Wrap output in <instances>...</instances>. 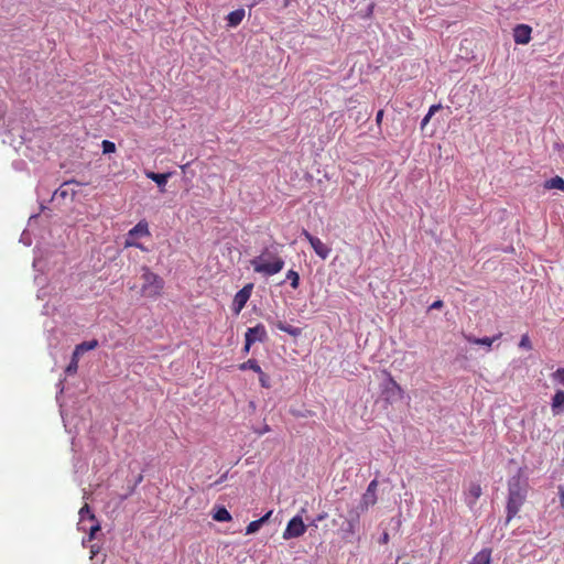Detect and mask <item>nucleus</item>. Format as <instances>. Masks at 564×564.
<instances>
[{
	"label": "nucleus",
	"instance_id": "obj_40",
	"mask_svg": "<svg viewBox=\"0 0 564 564\" xmlns=\"http://www.w3.org/2000/svg\"><path fill=\"white\" fill-rule=\"evenodd\" d=\"M558 150L564 151V144H557Z\"/></svg>",
	"mask_w": 564,
	"mask_h": 564
},
{
	"label": "nucleus",
	"instance_id": "obj_30",
	"mask_svg": "<svg viewBox=\"0 0 564 564\" xmlns=\"http://www.w3.org/2000/svg\"><path fill=\"white\" fill-rule=\"evenodd\" d=\"M552 377L554 381L564 386V368H558Z\"/></svg>",
	"mask_w": 564,
	"mask_h": 564
},
{
	"label": "nucleus",
	"instance_id": "obj_21",
	"mask_svg": "<svg viewBox=\"0 0 564 564\" xmlns=\"http://www.w3.org/2000/svg\"><path fill=\"white\" fill-rule=\"evenodd\" d=\"M275 327H276L279 330H282V332H284V333H288V334H290V335H292V336H294V337H296V336L301 335V333H302V329H301V328H299V327H294V326H292V325H290V324H285V323H283V322H278V323L275 324Z\"/></svg>",
	"mask_w": 564,
	"mask_h": 564
},
{
	"label": "nucleus",
	"instance_id": "obj_36",
	"mask_svg": "<svg viewBox=\"0 0 564 564\" xmlns=\"http://www.w3.org/2000/svg\"><path fill=\"white\" fill-rule=\"evenodd\" d=\"M383 110H379L376 116V121L379 123L382 120Z\"/></svg>",
	"mask_w": 564,
	"mask_h": 564
},
{
	"label": "nucleus",
	"instance_id": "obj_22",
	"mask_svg": "<svg viewBox=\"0 0 564 564\" xmlns=\"http://www.w3.org/2000/svg\"><path fill=\"white\" fill-rule=\"evenodd\" d=\"M213 518L218 522H228L232 519L231 514L225 507L218 508L214 513Z\"/></svg>",
	"mask_w": 564,
	"mask_h": 564
},
{
	"label": "nucleus",
	"instance_id": "obj_3",
	"mask_svg": "<svg viewBox=\"0 0 564 564\" xmlns=\"http://www.w3.org/2000/svg\"><path fill=\"white\" fill-rule=\"evenodd\" d=\"M142 271L143 283L141 286V294L150 299L159 297L164 288L163 279L147 267L142 268Z\"/></svg>",
	"mask_w": 564,
	"mask_h": 564
},
{
	"label": "nucleus",
	"instance_id": "obj_4",
	"mask_svg": "<svg viewBox=\"0 0 564 564\" xmlns=\"http://www.w3.org/2000/svg\"><path fill=\"white\" fill-rule=\"evenodd\" d=\"M386 381L381 384V398L388 404H393L404 398V390L393 379L390 372L384 371Z\"/></svg>",
	"mask_w": 564,
	"mask_h": 564
},
{
	"label": "nucleus",
	"instance_id": "obj_6",
	"mask_svg": "<svg viewBox=\"0 0 564 564\" xmlns=\"http://www.w3.org/2000/svg\"><path fill=\"white\" fill-rule=\"evenodd\" d=\"M306 531V525L303 522L302 517L295 516L289 522L283 532V539L290 540L302 536Z\"/></svg>",
	"mask_w": 564,
	"mask_h": 564
},
{
	"label": "nucleus",
	"instance_id": "obj_28",
	"mask_svg": "<svg viewBox=\"0 0 564 564\" xmlns=\"http://www.w3.org/2000/svg\"><path fill=\"white\" fill-rule=\"evenodd\" d=\"M495 339H496L495 337L494 338L485 337L481 339L468 337V341L475 343V344H481V345H485L486 347H490Z\"/></svg>",
	"mask_w": 564,
	"mask_h": 564
},
{
	"label": "nucleus",
	"instance_id": "obj_35",
	"mask_svg": "<svg viewBox=\"0 0 564 564\" xmlns=\"http://www.w3.org/2000/svg\"><path fill=\"white\" fill-rule=\"evenodd\" d=\"M432 116L427 112L425 117L421 121V128L424 129V127L430 122Z\"/></svg>",
	"mask_w": 564,
	"mask_h": 564
},
{
	"label": "nucleus",
	"instance_id": "obj_14",
	"mask_svg": "<svg viewBox=\"0 0 564 564\" xmlns=\"http://www.w3.org/2000/svg\"><path fill=\"white\" fill-rule=\"evenodd\" d=\"M551 411L554 416L561 415L564 413V391L557 390L551 402Z\"/></svg>",
	"mask_w": 564,
	"mask_h": 564
},
{
	"label": "nucleus",
	"instance_id": "obj_27",
	"mask_svg": "<svg viewBox=\"0 0 564 564\" xmlns=\"http://www.w3.org/2000/svg\"><path fill=\"white\" fill-rule=\"evenodd\" d=\"M102 152L105 154L113 153L116 151V144L109 140H104L101 143Z\"/></svg>",
	"mask_w": 564,
	"mask_h": 564
},
{
	"label": "nucleus",
	"instance_id": "obj_2",
	"mask_svg": "<svg viewBox=\"0 0 564 564\" xmlns=\"http://www.w3.org/2000/svg\"><path fill=\"white\" fill-rule=\"evenodd\" d=\"M251 265L254 272L271 276L283 269L284 261L278 254L262 252L259 257L251 260Z\"/></svg>",
	"mask_w": 564,
	"mask_h": 564
},
{
	"label": "nucleus",
	"instance_id": "obj_8",
	"mask_svg": "<svg viewBox=\"0 0 564 564\" xmlns=\"http://www.w3.org/2000/svg\"><path fill=\"white\" fill-rule=\"evenodd\" d=\"M302 235L310 242L315 253L323 260L327 259L330 253L328 248L319 238L311 235L306 229H303Z\"/></svg>",
	"mask_w": 564,
	"mask_h": 564
},
{
	"label": "nucleus",
	"instance_id": "obj_19",
	"mask_svg": "<svg viewBox=\"0 0 564 564\" xmlns=\"http://www.w3.org/2000/svg\"><path fill=\"white\" fill-rule=\"evenodd\" d=\"M544 188L546 189H560L564 192V178L561 176H554L550 180H546L544 183Z\"/></svg>",
	"mask_w": 564,
	"mask_h": 564
},
{
	"label": "nucleus",
	"instance_id": "obj_17",
	"mask_svg": "<svg viewBox=\"0 0 564 564\" xmlns=\"http://www.w3.org/2000/svg\"><path fill=\"white\" fill-rule=\"evenodd\" d=\"M243 18H245V10L243 9H238V10L231 11L228 14V17H227L228 25L229 26H237L238 24L241 23Z\"/></svg>",
	"mask_w": 564,
	"mask_h": 564
},
{
	"label": "nucleus",
	"instance_id": "obj_34",
	"mask_svg": "<svg viewBox=\"0 0 564 564\" xmlns=\"http://www.w3.org/2000/svg\"><path fill=\"white\" fill-rule=\"evenodd\" d=\"M442 109V105L441 104H437V105H432L429 109V113L430 116H433L436 111L441 110Z\"/></svg>",
	"mask_w": 564,
	"mask_h": 564
},
{
	"label": "nucleus",
	"instance_id": "obj_37",
	"mask_svg": "<svg viewBox=\"0 0 564 564\" xmlns=\"http://www.w3.org/2000/svg\"><path fill=\"white\" fill-rule=\"evenodd\" d=\"M267 432H270V426L269 425H264L262 431H260L259 433L263 434V433H267Z\"/></svg>",
	"mask_w": 564,
	"mask_h": 564
},
{
	"label": "nucleus",
	"instance_id": "obj_1",
	"mask_svg": "<svg viewBox=\"0 0 564 564\" xmlns=\"http://www.w3.org/2000/svg\"><path fill=\"white\" fill-rule=\"evenodd\" d=\"M528 495V482L522 479L521 471L508 480L507 518L509 523L524 505Z\"/></svg>",
	"mask_w": 564,
	"mask_h": 564
},
{
	"label": "nucleus",
	"instance_id": "obj_7",
	"mask_svg": "<svg viewBox=\"0 0 564 564\" xmlns=\"http://www.w3.org/2000/svg\"><path fill=\"white\" fill-rule=\"evenodd\" d=\"M377 488L378 481L376 479L371 480L359 502L358 509H360V511L364 512L368 510L369 507H372L377 503Z\"/></svg>",
	"mask_w": 564,
	"mask_h": 564
},
{
	"label": "nucleus",
	"instance_id": "obj_11",
	"mask_svg": "<svg viewBox=\"0 0 564 564\" xmlns=\"http://www.w3.org/2000/svg\"><path fill=\"white\" fill-rule=\"evenodd\" d=\"M532 29L528 24H518L513 29V40L517 44H528L531 41Z\"/></svg>",
	"mask_w": 564,
	"mask_h": 564
},
{
	"label": "nucleus",
	"instance_id": "obj_12",
	"mask_svg": "<svg viewBox=\"0 0 564 564\" xmlns=\"http://www.w3.org/2000/svg\"><path fill=\"white\" fill-rule=\"evenodd\" d=\"M359 518L360 513L358 510L351 508L348 512V518L343 525V531L345 534H355L359 527Z\"/></svg>",
	"mask_w": 564,
	"mask_h": 564
},
{
	"label": "nucleus",
	"instance_id": "obj_5",
	"mask_svg": "<svg viewBox=\"0 0 564 564\" xmlns=\"http://www.w3.org/2000/svg\"><path fill=\"white\" fill-rule=\"evenodd\" d=\"M149 236H151V232L149 229L148 221L144 219L140 220L133 228H131L128 231V235H127V238L124 241V247L126 248L135 247V248L144 251L145 248L143 247V245L138 242V239L141 237H149Z\"/></svg>",
	"mask_w": 564,
	"mask_h": 564
},
{
	"label": "nucleus",
	"instance_id": "obj_13",
	"mask_svg": "<svg viewBox=\"0 0 564 564\" xmlns=\"http://www.w3.org/2000/svg\"><path fill=\"white\" fill-rule=\"evenodd\" d=\"M80 522H85L86 519L95 522L89 528V535L94 538L95 533L100 530V525L96 522L95 514L91 512L89 506L85 503L79 510Z\"/></svg>",
	"mask_w": 564,
	"mask_h": 564
},
{
	"label": "nucleus",
	"instance_id": "obj_39",
	"mask_svg": "<svg viewBox=\"0 0 564 564\" xmlns=\"http://www.w3.org/2000/svg\"><path fill=\"white\" fill-rule=\"evenodd\" d=\"M561 500H562V503L564 502V490L561 489Z\"/></svg>",
	"mask_w": 564,
	"mask_h": 564
},
{
	"label": "nucleus",
	"instance_id": "obj_29",
	"mask_svg": "<svg viewBox=\"0 0 564 564\" xmlns=\"http://www.w3.org/2000/svg\"><path fill=\"white\" fill-rule=\"evenodd\" d=\"M519 347L521 349H524V350H531L532 349L531 340H530L528 335H523L522 336V338L520 340V344H519Z\"/></svg>",
	"mask_w": 564,
	"mask_h": 564
},
{
	"label": "nucleus",
	"instance_id": "obj_10",
	"mask_svg": "<svg viewBox=\"0 0 564 564\" xmlns=\"http://www.w3.org/2000/svg\"><path fill=\"white\" fill-rule=\"evenodd\" d=\"M267 337V332L263 325L258 324L251 327L246 333L245 351H249L250 346L256 341H262Z\"/></svg>",
	"mask_w": 564,
	"mask_h": 564
},
{
	"label": "nucleus",
	"instance_id": "obj_32",
	"mask_svg": "<svg viewBox=\"0 0 564 564\" xmlns=\"http://www.w3.org/2000/svg\"><path fill=\"white\" fill-rule=\"evenodd\" d=\"M443 305H444L443 301L437 300L430 305L429 310H440L443 307Z\"/></svg>",
	"mask_w": 564,
	"mask_h": 564
},
{
	"label": "nucleus",
	"instance_id": "obj_9",
	"mask_svg": "<svg viewBox=\"0 0 564 564\" xmlns=\"http://www.w3.org/2000/svg\"><path fill=\"white\" fill-rule=\"evenodd\" d=\"M252 289L253 284L249 283L236 293L232 301V311L235 314H239L245 307L246 303L251 296Z\"/></svg>",
	"mask_w": 564,
	"mask_h": 564
},
{
	"label": "nucleus",
	"instance_id": "obj_15",
	"mask_svg": "<svg viewBox=\"0 0 564 564\" xmlns=\"http://www.w3.org/2000/svg\"><path fill=\"white\" fill-rule=\"evenodd\" d=\"M491 549H482L471 560L470 564H491Z\"/></svg>",
	"mask_w": 564,
	"mask_h": 564
},
{
	"label": "nucleus",
	"instance_id": "obj_24",
	"mask_svg": "<svg viewBox=\"0 0 564 564\" xmlns=\"http://www.w3.org/2000/svg\"><path fill=\"white\" fill-rule=\"evenodd\" d=\"M241 370L251 369L256 372H260V366L258 365L257 360L249 359L248 361L243 362L239 367Z\"/></svg>",
	"mask_w": 564,
	"mask_h": 564
},
{
	"label": "nucleus",
	"instance_id": "obj_26",
	"mask_svg": "<svg viewBox=\"0 0 564 564\" xmlns=\"http://www.w3.org/2000/svg\"><path fill=\"white\" fill-rule=\"evenodd\" d=\"M77 357H78V355H73V358L66 368V372L68 375L75 373L77 371V368H78V358Z\"/></svg>",
	"mask_w": 564,
	"mask_h": 564
},
{
	"label": "nucleus",
	"instance_id": "obj_18",
	"mask_svg": "<svg viewBox=\"0 0 564 564\" xmlns=\"http://www.w3.org/2000/svg\"><path fill=\"white\" fill-rule=\"evenodd\" d=\"M170 173H154V172H148L147 177L152 180L158 184L160 187H164L167 183V180L170 177Z\"/></svg>",
	"mask_w": 564,
	"mask_h": 564
},
{
	"label": "nucleus",
	"instance_id": "obj_33",
	"mask_svg": "<svg viewBox=\"0 0 564 564\" xmlns=\"http://www.w3.org/2000/svg\"><path fill=\"white\" fill-rule=\"evenodd\" d=\"M273 511L270 510L268 511L263 517H261L259 520V522L261 523V525H263L269 519L270 517L272 516Z\"/></svg>",
	"mask_w": 564,
	"mask_h": 564
},
{
	"label": "nucleus",
	"instance_id": "obj_23",
	"mask_svg": "<svg viewBox=\"0 0 564 564\" xmlns=\"http://www.w3.org/2000/svg\"><path fill=\"white\" fill-rule=\"evenodd\" d=\"M286 279L290 281L292 289L296 290L300 285V275L294 270H289L286 273Z\"/></svg>",
	"mask_w": 564,
	"mask_h": 564
},
{
	"label": "nucleus",
	"instance_id": "obj_16",
	"mask_svg": "<svg viewBox=\"0 0 564 564\" xmlns=\"http://www.w3.org/2000/svg\"><path fill=\"white\" fill-rule=\"evenodd\" d=\"M482 494V490H481V487L479 484H476V482H473L469 485V488L467 490V499H468V503L471 506V505H475L477 499L481 496Z\"/></svg>",
	"mask_w": 564,
	"mask_h": 564
},
{
	"label": "nucleus",
	"instance_id": "obj_31",
	"mask_svg": "<svg viewBox=\"0 0 564 564\" xmlns=\"http://www.w3.org/2000/svg\"><path fill=\"white\" fill-rule=\"evenodd\" d=\"M259 373V380H260V383L263 388H269L270 384H269V377L262 372V370L260 369V372Z\"/></svg>",
	"mask_w": 564,
	"mask_h": 564
},
{
	"label": "nucleus",
	"instance_id": "obj_20",
	"mask_svg": "<svg viewBox=\"0 0 564 564\" xmlns=\"http://www.w3.org/2000/svg\"><path fill=\"white\" fill-rule=\"evenodd\" d=\"M98 347V340L97 339H90L83 341L78 345H76L75 350L73 352H86L89 350H94Z\"/></svg>",
	"mask_w": 564,
	"mask_h": 564
},
{
	"label": "nucleus",
	"instance_id": "obj_25",
	"mask_svg": "<svg viewBox=\"0 0 564 564\" xmlns=\"http://www.w3.org/2000/svg\"><path fill=\"white\" fill-rule=\"evenodd\" d=\"M261 523L259 522V520H253L251 521L247 528H246V534H253L256 532H258L261 528Z\"/></svg>",
	"mask_w": 564,
	"mask_h": 564
},
{
	"label": "nucleus",
	"instance_id": "obj_38",
	"mask_svg": "<svg viewBox=\"0 0 564 564\" xmlns=\"http://www.w3.org/2000/svg\"><path fill=\"white\" fill-rule=\"evenodd\" d=\"M291 1H292V0H284L283 6H284L285 8H286V7H289V6H290V3H291Z\"/></svg>",
	"mask_w": 564,
	"mask_h": 564
}]
</instances>
